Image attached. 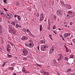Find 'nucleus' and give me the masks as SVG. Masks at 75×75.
I'll list each match as a JSON object with an SVG mask.
<instances>
[{
  "label": "nucleus",
  "mask_w": 75,
  "mask_h": 75,
  "mask_svg": "<svg viewBox=\"0 0 75 75\" xmlns=\"http://www.w3.org/2000/svg\"><path fill=\"white\" fill-rule=\"evenodd\" d=\"M9 27V32L11 34H13L15 35L16 34V31L13 29L14 28H13L12 25H8Z\"/></svg>",
  "instance_id": "f257e3e1"
},
{
  "label": "nucleus",
  "mask_w": 75,
  "mask_h": 75,
  "mask_svg": "<svg viewBox=\"0 0 75 75\" xmlns=\"http://www.w3.org/2000/svg\"><path fill=\"white\" fill-rule=\"evenodd\" d=\"M56 14L58 16H59H59H62L63 15V11L61 9L58 10L56 12Z\"/></svg>",
  "instance_id": "f03ea898"
},
{
  "label": "nucleus",
  "mask_w": 75,
  "mask_h": 75,
  "mask_svg": "<svg viewBox=\"0 0 75 75\" xmlns=\"http://www.w3.org/2000/svg\"><path fill=\"white\" fill-rule=\"evenodd\" d=\"M23 52L24 54H23L22 55L24 56L27 55L28 54V52L27 51V50L25 48L23 49Z\"/></svg>",
  "instance_id": "7ed1b4c3"
},
{
  "label": "nucleus",
  "mask_w": 75,
  "mask_h": 75,
  "mask_svg": "<svg viewBox=\"0 0 75 75\" xmlns=\"http://www.w3.org/2000/svg\"><path fill=\"white\" fill-rule=\"evenodd\" d=\"M48 48V46L47 45H43L41 46V50L42 51H45L46 49Z\"/></svg>",
  "instance_id": "20e7f679"
},
{
  "label": "nucleus",
  "mask_w": 75,
  "mask_h": 75,
  "mask_svg": "<svg viewBox=\"0 0 75 75\" xmlns=\"http://www.w3.org/2000/svg\"><path fill=\"white\" fill-rule=\"evenodd\" d=\"M44 18V15L42 14H41L40 17V21H42Z\"/></svg>",
  "instance_id": "39448f33"
},
{
  "label": "nucleus",
  "mask_w": 75,
  "mask_h": 75,
  "mask_svg": "<svg viewBox=\"0 0 75 75\" xmlns=\"http://www.w3.org/2000/svg\"><path fill=\"white\" fill-rule=\"evenodd\" d=\"M58 55L59 57L60 58L63 59H64V56L61 54H58Z\"/></svg>",
  "instance_id": "423d86ee"
},
{
  "label": "nucleus",
  "mask_w": 75,
  "mask_h": 75,
  "mask_svg": "<svg viewBox=\"0 0 75 75\" xmlns=\"http://www.w3.org/2000/svg\"><path fill=\"white\" fill-rule=\"evenodd\" d=\"M27 37L25 36H23V37L21 38V40H27Z\"/></svg>",
  "instance_id": "0eeeda50"
},
{
  "label": "nucleus",
  "mask_w": 75,
  "mask_h": 75,
  "mask_svg": "<svg viewBox=\"0 0 75 75\" xmlns=\"http://www.w3.org/2000/svg\"><path fill=\"white\" fill-rule=\"evenodd\" d=\"M52 48H54V47H52L50 49V50L49 51V52H50V54H51V53H52L53 52V51H52Z\"/></svg>",
  "instance_id": "6e6552de"
},
{
  "label": "nucleus",
  "mask_w": 75,
  "mask_h": 75,
  "mask_svg": "<svg viewBox=\"0 0 75 75\" xmlns=\"http://www.w3.org/2000/svg\"><path fill=\"white\" fill-rule=\"evenodd\" d=\"M61 4H62L63 5H64V7H67V6H68V4H65V3H64V2H62Z\"/></svg>",
  "instance_id": "1a4fd4ad"
},
{
  "label": "nucleus",
  "mask_w": 75,
  "mask_h": 75,
  "mask_svg": "<svg viewBox=\"0 0 75 75\" xmlns=\"http://www.w3.org/2000/svg\"><path fill=\"white\" fill-rule=\"evenodd\" d=\"M67 8L68 9H71V5L67 4Z\"/></svg>",
  "instance_id": "9d476101"
},
{
  "label": "nucleus",
  "mask_w": 75,
  "mask_h": 75,
  "mask_svg": "<svg viewBox=\"0 0 75 75\" xmlns=\"http://www.w3.org/2000/svg\"><path fill=\"white\" fill-rule=\"evenodd\" d=\"M40 73H42V74H44L45 72V71H44V70L43 69H41L40 71Z\"/></svg>",
  "instance_id": "9b49d317"
},
{
  "label": "nucleus",
  "mask_w": 75,
  "mask_h": 75,
  "mask_svg": "<svg viewBox=\"0 0 75 75\" xmlns=\"http://www.w3.org/2000/svg\"><path fill=\"white\" fill-rule=\"evenodd\" d=\"M44 74H45V75H49L50 74L49 73V72H48L45 71Z\"/></svg>",
  "instance_id": "f8f14e48"
},
{
  "label": "nucleus",
  "mask_w": 75,
  "mask_h": 75,
  "mask_svg": "<svg viewBox=\"0 0 75 75\" xmlns=\"http://www.w3.org/2000/svg\"><path fill=\"white\" fill-rule=\"evenodd\" d=\"M64 38H66V37H68V33H66L64 34Z\"/></svg>",
  "instance_id": "ddd939ff"
},
{
  "label": "nucleus",
  "mask_w": 75,
  "mask_h": 75,
  "mask_svg": "<svg viewBox=\"0 0 75 75\" xmlns=\"http://www.w3.org/2000/svg\"><path fill=\"white\" fill-rule=\"evenodd\" d=\"M40 31H42V26L41 25H40Z\"/></svg>",
  "instance_id": "4468645a"
},
{
  "label": "nucleus",
  "mask_w": 75,
  "mask_h": 75,
  "mask_svg": "<svg viewBox=\"0 0 75 75\" xmlns=\"http://www.w3.org/2000/svg\"><path fill=\"white\" fill-rule=\"evenodd\" d=\"M13 17V15H9L8 18L10 19L12 18Z\"/></svg>",
  "instance_id": "2eb2a0df"
},
{
  "label": "nucleus",
  "mask_w": 75,
  "mask_h": 75,
  "mask_svg": "<svg viewBox=\"0 0 75 75\" xmlns=\"http://www.w3.org/2000/svg\"><path fill=\"white\" fill-rule=\"evenodd\" d=\"M40 43H42V44H44L45 42V40H41L40 42Z\"/></svg>",
  "instance_id": "dca6fc26"
},
{
  "label": "nucleus",
  "mask_w": 75,
  "mask_h": 75,
  "mask_svg": "<svg viewBox=\"0 0 75 75\" xmlns=\"http://www.w3.org/2000/svg\"><path fill=\"white\" fill-rule=\"evenodd\" d=\"M9 15H10L8 14V13H6L5 14V16L6 18H8Z\"/></svg>",
  "instance_id": "f3484780"
},
{
  "label": "nucleus",
  "mask_w": 75,
  "mask_h": 75,
  "mask_svg": "<svg viewBox=\"0 0 75 75\" xmlns=\"http://www.w3.org/2000/svg\"><path fill=\"white\" fill-rule=\"evenodd\" d=\"M6 51H7L8 52H10L11 51V49H9V48L7 47Z\"/></svg>",
  "instance_id": "a211bd4d"
},
{
  "label": "nucleus",
  "mask_w": 75,
  "mask_h": 75,
  "mask_svg": "<svg viewBox=\"0 0 75 75\" xmlns=\"http://www.w3.org/2000/svg\"><path fill=\"white\" fill-rule=\"evenodd\" d=\"M2 27V26L0 25V34L1 33H2V30H1Z\"/></svg>",
  "instance_id": "6ab92c4d"
},
{
  "label": "nucleus",
  "mask_w": 75,
  "mask_h": 75,
  "mask_svg": "<svg viewBox=\"0 0 75 75\" xmlns=\"http://www.w3.org/2000/svg\"><path fill=\"white\" fill-rule=\"evenodd\" d=\"M22 59H23V60H24V61H25L26 60H27V58L23 57V58Z\"/></svg>",
  "instance_id": "aec40b11"
},
{
  "label": "nucleus",
  "mask_w": 75,
  "mask_h": 75,
  "mask_svg": "<svg viewBox=\"0 0 75 75\" xmlns=\"http://www.w3.org/2000/svg\"><path fill=\"white\" fill-rule=\"evenodd\" d=\"M74 58V55H71L69 57V58L70 59V58Z\"/></svg>",
  "instance_id": "412c9836"
},
{
  "label": "nucleus",
  "mask_w": 75,
  "mask_h": 75,
  "mask_svg": "<svg viewBox=\"0 0 75 75\" xmlns=\"http://www.w3.org/2000/svg\"><path fill=\"white\" fill-rule=\"evenodd\" d=\"M6 62H4L3 64H2V67H4V66H5V65H6Z\"/></svg>",
  "instance_id": "4be33fe9"
},
{
  "label": "nucleus",
  "mask_w": 75,
  "mask_h": 75,
  "mask_svg": "<svg viewBox=\"0 0 75 75\" xmlns=\"http://www.w3.org/2000/svg\"><path fill=\"white\" fill-rule=\"evenodd\" d=\"M48 24H49V26H51V24L50 23V21H49V19H48Z\"/></svg>",
  "instance_id": "5701e85b"
},
{
  "label": "nucleus",
  "mask_w": 75,
  "mask_h": 75,
  "mask_svg": "<svg viewBox=\"0 0 75 75\" xmlns=\"http://www.w3.org/2000/svg\"><path fill=\"white\" fill-rule=\"evenodd\" d=\"M7 56L9 58H11V57H12V56L11 55H9L8 54H7Z\"/></svg>",
  "instance_id": "b1692460"
},
{
  "label": "nucleus",
  "mask_w": 75,
  "mask_h": 75,
  "mask_svg": "<svg viewBox=\"0 0 75 75\" xmlns=\"http://www.w3.org/2000/svg\"><path fill=\"white\" fill-rule=\"evenodd\" d=\"M3 1L4 2V3L5 4H6L7 3V0H4Z\"/></svg>",
  "instance_id": "393cba45"
},
{
  "label": "nucleus",
  "mask_w": 75,
  "mask_h": 75,
  "mask_svg": "<svg viewBox=\"0 0 75 75\" xmlns=\"http://www.w3.org/2000/svg\"><path fill=\"white\" fill-rule=\"evenodd\" d=\"M15 64H16V63H13L11 64V66H12L13 67H14L15 65Z\"/></svg>",
  "instance_id": "a878e982"
},
{
  "label": "nucleus",
  "mask_w": 75,
  "mask_h": 75,
  "mask_svg": "<svg viewBox=\"0 0 75 75\" xmlns=\"http://www.w3.org/2000/svg\"><path fill=\"white\" fill-rule=\"evenodd\" d=\"M22 71L23 72H26V70H25V69L24 68H23L22 69Z\"/></svg>",
  "instance_id": "bb28decb"
},
{
  "label": "nucleus",
  "mask_w": 75,
  "mask_h": 75,
  "mask_svg": "<svg viewBox=\"0 0 75 75\" xmlns=\"http://www.w3.org/2000/svg\"><path fill=\"white\" fill-rule=\"evenodd\" d=\"M18 18L19 20H21V17H20V16L17 15Z\"/></svg>",
  "instance_id": "cd10ccee"
},
{
  "label": "nucleus",
  "mask_w": 75,
  "mask_h": 75,
  "mask_svg": "<svg viewBox=\"0 0 75 75\" xmlns=\"http://www.w3.org/2000/svg\"><path fill=\"white\" fill-rule=\"evenodd\" d=\"M68 59V57H66L64 58V60L65 61H67Z\"/></svg>",
  "instance_id": "c85d7f7f"
},
{
  "label": "nucleus",
  "mask_w": 75,
  "mask_h": 75,
  "mask_svg": "<svg viewBox=\"0 0 75 75\" xmlns=\"http://www.w3.org/2000/svg\"><path fill=\"white\" fill-rule=\"evenodd\" d=\"M11 24L13 25H15L16 24V23L14 22H11Z\"/></svg>",
  "instance_id": "c756f323"
},
{
  "label": "nucleus",
  "mask_w": 75,
  "mask_h": 75,
  "mask_svg": "<svg viewBox=\"0 0 75 75\" xmlns=\"http://www.w3.org/2000/svg\"><path fill=\"white\" fill-rule=\"evenodd\" d=\"M24 21H26V20H27V18H26V17H24Z\"/></svg>",
  "instance_id": "7c9ffc66"
},
{
  "label": "nucleus",
  "mask_w": 75,
  "mask_h": 75,
  "mask_svg": "<svg viewBox=\"0 0 75 75\" xmlns=\"http://www.w3.org/2000/svg\"><path fill=\"white\" fill-rule=\"evenodd\" d=\"M54 19L55 20H57V16H56L54 15Z\"/></svg>",
  "instance_id": "2f4dec72"
},
{
  "label": "nucleus",
  "mask_w": 75,
  "mask_h": 75,
  "mask_svg": "<svg viewBox=\"0 0 75 75\" xmlns=\"http://www.w3.org/2000/svg\"><path fill=\"white\" fill-rule=\"evenodd\" d=\"M36 16L38 17H40V14L39 13H38L37 14H36Z\"/></svg>",
  "instance_id": "473e14b6"
},
{
  "label": "nucleus",
  "mask_w": 75,
  "mask_h": 75,
  "mask_svg": "<svg viewBox=\"0 0 75 75\" xmlns=\"http://www.w3.org/2000/svg\"><path fill=\"white\" fill-rule=\"evenodd\" d=\"M68 12L69 13H70V14H69V15H71V14H72V12L71 11H69Z\"/></svg>",
  "instance_id": "72a5a7b5"
},
{
  "label": "nucleus",
  "mask_w": 75,
  "mask_h": 75,
  "mask_svg": "<svg viewBox=\"0 0 75 75\" xmlns=\"http://www.w3.org/2000/svg\"><path fill=\"white\" fill-rule=\"evenodd\" d=\"M61 59L62 60V59L59 58L57 59V61H58V62H59V61H61Z\"/></svg>",
  "instance_id": "f704fd0d"
},
{
  "label": "nucleus",
  "mask_w": 75,
  "mask_h": 75,
  "mask_svg": "<svg viewBox=\"0 0 75 75\" xmlns=\"http://www.w3.org/2000/svg\"><path fill=\"white\" fill-rule=\"evenodd\" d=\"M9 69H11V70H14V68L13 67H9Z\"/></svg>",
  "instance_id": "c9c22d12"
},
{
  "label": "nucleus",
  "mask_w": 75,
  "mask_h": 75,
  "mask_svg": "<svg viewBox=\"0 0 75 75\" xmlns=\"http://www.w3.org/2000/svg\"><path fill=\"white\" fill-rule=\"evenodd\" d=\"M26 31H27V33H30V30H29L28 29Z\"/></svg>",
  "instance_id": "e433bc0d"
},
{
  "label": "nucleus",
  "mask_w": 75,
  "mask_h": 75,
  "mask_svg": "<svg viewBox=\"0 0 75 75\" xmlns=\"http://www.w3.org/2000/svg\"><path fill=\"white\" fill-rule=\"evenodd\" d=\"M69 71H71V69H68V70H67V72H69Z\"/></svg>",
  "instance_id": "4c0bfd02"
},
{
  "label": "nucleus",
  "mask_w": 75,
  "mask_h": 75,
  "mask_svg": "<svg viewBox=\"0 0 75 75\" xmlns=\"http://www.w3.org/2000/svg\"><path fill=\"white\" fill-rule=\"evenodd\" d=\"M47 28L48 30H50L51 29V27H50V26H49Z\"/></svg>",
  "instance_id": "58836bf2"
},
{
  "label": "nucleus",
  "mask_w": 75,
  "mask_h": 75,
  "mask_svg": "<svg viewBox=\"0 0 75 75\" xmlns=\"http://www.w3.org/2000/svg\"><path fill=\"white\" fill-rule=\"evenodd\" d=\"M66 52H68L69 51V50H68V49L67 48H66Z\"/></svg>",
  "instance_id": "ea45409f"
},
{
  "label": "nucleus",
  "mask_w": 75,
  "mask_h": 75,
  "mask_svg": "<svg viewBox=\"0 0 75 75\" xmlns=\"http://www.w3.org/2000/svg\"><path fill=\"white\" fill-rule=\"evenodd\" d=\"M55 25H54L53 27V29L54 30V29H55Z\"/></svg>",
  "instance_id": "a19ab883"
},
{
  "label": "nucleus",
  "mask_w": 75,
  "mask_h": 75,
  "mask_svg": "<svg viewBox=\"0 0 75 75\" xmlns=\"http://www.w3.org/2000/svg\"><path fill=\"white\" fill-rule=\"evenodd\" d=\"M7 46H8V48H10L11 47H10V44H8L7 45Z\"/></svg>",
  "instance_id": "79ce46f5"
},
{
  "label": "nucleus",
  "mask_w": 75,
  "mask_h": 75,
  "mask_svg": "<svg viewBox=\"0 0 75 75\" xmlns=\"http://www.w3.org/2000/svg\"><path fill=\"white\" fill-rule=\"evenodd\" d=\"M23 31H24L25 32V31H26V29H25V28H23L22 29Z\"/></svg>",
  "instance_id": "37998d69"
},
{
  "label": "nucleus",
  "mask_w": 75,
  "mask_h": 75,
  "mask_svg": "<svg viewBox=\"0 0 75 75\" xmlns=\"http://www.w3.org/2000/svg\"><path fill=\"white\" fill-rule=\"evenodd\" d=\"M53 33H54L55 34H57V33L55 32V30L53 31Z\"/></svg>",
  "instance_id": "c03bdc74"
},
{
  "label": "nucleus",
  "mask_w": 75,
  "mask_h": 75,
  "mask_svg": "<svg viewBox=\"0 0 75 75\" xmlns=\"http://www.w3.org/2000/svg\"><path fill=\"white\" fill-rule=\"evenodd\" d=\"M72 24H73V23L72 22H71L70 23V25H72Z\"/></svg>",
  "instance_id": "a18cd8bd"
},
{
  "label": "nucleus",
  "mask_w": 75,
  "mask_h": 75,
  "mask_svg": "<svg viewBox=\"0 0 75 75\" xmlns=\"http://www.w3.org/2000/svg\"><path fill=\"white\" fill-rule=\"evenodd\" d=\"M4 10H5V11H7V9H6L5 8H4Z\"/></svg>",
  "instance_id": "49530a36"
},
{
  "label": "nucleus",
  "mask_w": 75,
  "mask_h": 75,
  "mask_svg": "<svg viewBox=\"0 0 75 75\" xmlns=\"http://www.w3.org/2000/svg\"><path fill=\"white\" fill-rule=\"evenodd\" d=\"M38 50H40V47L39 46H38Z\"/></svg>",
  "instance_id": "de8ad7c7"
},
{
  "label": "nucleus",
  "mask_w": 75,
  "mask_h": 75,
  "mask_svg": "<svg viewBox=\"0 0 75 75\" xmlns=\"http://www.w3.org/2000/svg\"><path fill=\"white\" fill-rule=\"evenodd\" d=\"M70 75H75V74H74V73H73L72 74H70Z\"/></svg>",
  "instance_id": "09e8293b"
},
{
  "label": "nucleus",
  "mask_w": 75,
  "mask_h": 75,
  "mask_svg": "<svg viewBox=\"0 0 75 75\" xmlns=\"http://www.w3.org/2000/svg\"><path fill=\"white\" fill-rule=\"evenodd\" d=\"M15 27L16 28H18V25H16Z\"/></svg>",
  "instance_id": "8fccbe9b"
},
{
  "label": "nucleus",
  "mask_w": 75,
  "mask_h": 75,
  "mask_svg": "<svg viewBox=\"0 0 75 75\" xmlns=\"http://www.w3.org/2000/svg\"><path fill=\"white\" fill-rule=\"evenodd\" d=\"M72 41H74V42H75V39H73L72 40Z\"/></svg>",
  "instance_id": "3c124183"
},
{
  "label": "nucleus",
  "mask_w": 75,
  "mask_h": 75,
  "mask_svg": "<svg viewBox=\"0 0 75 75\" xmlns=\"http://www.w3.org/2000/svg\"><path fill=\"white\" fill-rule=\"evenodd\" d=\"M31 37H32L33 38H34V36L32 34V35H31Z\"/></svg>",
  "instance_id": "603ef678"
},
{
  "label": "nucleus",
  "mask_w": 75,
  "mask_h": 75,
  "mask_svg": "<svg viewBox=\"0 0 75 75\" xmlns=\"http://www.w3.org/2000/svg\"><path fill=\"white\" fill-rule=\"evenodd\" d=\"M19 5V3L18 2H17L16 3V5L17 6H18V5Z\"/></svg>",
  "instance_id": "864d4df0"
},
{
  "label": "nucleus",
  "mask_w": 75,
  "mask_h": 75,
  "mask_svg": "<svg viewBox=\"0 0 75 75\" xmlns=\"http://www.w3.org/2000/svg\"><path fill=\"white\" fill-rule=\"evenodd\" d=\"M29 45L30 46H32V43H30L29 44Z\"/></svg>",
  "instance_id": "5fc2aeb1"
},
{
  "label": "nucleus",
  "mask_w": 75,
  "mask_h": 75,
  "mask_svg": "<svg viewBox=\"0 0 75 75\" xmlns=\"http://www.w3.org/2000/svg\"><path fill=\"white\" fill-rule=\"evenodd\" d=\"M14 22H15V23H16V22H17V21L16 19H15L14 21Z\"/></svg>",
  "instance_id": "6e6d98bb"
},
{
  "label": "nucleus",
  "mask_w": 75,
  "mask_h": 75,
  "mask_svg": "<svg viewBox=\"0 0 75 75\" xmlns=\"http://www.w3.org/2000/svg\"><path fill=\"white\" fill-rule=\"evenodd\" d=\"M11 45H12V46H13V45H14L13 44V43H11V44H10Z\"/></svg>",
  "instance_id": "4d7b16f0"
},
{
  "label": "nucleus",
  "mask_w": 75,
  "mask_h": 75,
  "mask_svg": "<svg viewBox=\"0 0 75 75\" xmlns=\"http://www.w3.org/2000/svg\"><path fill=\"white\" fill-rule=\"evenodd\" d=\"M26 73H28V74H29L30 73V72L28 71H26Z\"/></svg>",
  "instance_id": "13d9d810"
},
{
  "label": "nucleus",
  "mask_w": 75,
  "mask_h": 75,
  "mask_svg": "<svg viewBox=\"0 0 75 75\" xmlns=\"http://www.w3.org/2000/svg\"><path fill=\"white\" fill-rule=\"evenodd\" d=\"M49 36L50 38H51V37L52 36V35H49Z\"/></svg>",
  "instance_id": "bf43d9fd"
},
{
  "label": "nucleus",
  "mask_w": 75,
  "mask_h": 75,
  "mask_svg": "<svg viewBox=\"0 0 75 75\" xmlns=\"http://www.w3.org/2000/svg\"><path fill=\"white\" fill-rule=\"evenodd\" d=\"M69 17H73V15H70V16H69Z\"/></svg>",
  "instance_id": "052dcab7"
},
{
  "label": "nucleus",
  "mask_w": 75,
  "mask_h": 75,
  "mask_svg": "<svg viewBox=\"0 0 75 75\" xmlns=\"http://www.w3.org/2000/svg\"><path fill=\"white\" fill-rule=\"evenodd\" d=\"M25 46H26L27 47V46H28V45L27 44H26V43H25Z\"/></svg>",
  "instance_id": "680f3d73"
},
{
  "label": "nucleus",
  "mask_w": 75,
  "mask_h": 75,
  "mask_svg": "<svg viewBox=\"0 0 75 75\" xmlns=\"http://www.w3.org/2000/svg\"><path fill=\"white\" fill-rule=\"evenodd\" d=\"M68 36L69 35H71V33H68Z\"/></svg>",
  "instance_id": "e2e57ef3"
},
{
  "label": "nucleus",
  "mask_w": 75,
  "mask_h": 75,
  "mask_svg": "<svg viewBox=\"0 0 75 75\" xmlns=\"http://www.w3.org/2000/svg\"><path fill=\"white\" fill-rule=\"evenodd\" d=\"M8 43H9V44H11L12 43H11V42L9 41V42H8Z\"/></svg>",
  "instance_id": "0e129e2a"
},
{
  "label": "nucleus",
  "mask_w": 75,
  "mask_h": 75,
  "mask_svg": "<svg viewBox=\"0 0 75 75\" xmlns=\"http://www.w3.org/2000/svg\"><path fill=\"white\" fill-rule=\"evenodd\" d=\"M31 40H29V42H31Z\"/></svg>",
  "instance_id": "69168bd1"
},
{
  "label": "nucleus",
  "mask_w": 75,
  "mask_h": 75,
  "mask_svg": "<svg viewBox=\"0 0 75 75\" xmlns=\"http://www.w3.org/2000/svg\"><path fill=\"white\" fill-rule=\"evenodd\" d=\"M1 18H0V22H1Z\"/></svg>",
  "instance_id": "338daca9"
},
{
  "label": "nucleus",
  "mask_w": 75,
  "mask_h": 75,
  "mask_svg": "<svg viewBox=\"0 0 75 75\" xmlns=\"http://www.w3.org/2000/svg\"><path fill=\"white\" fill-rule=\"evenodd\" d=\"M29 11H31V9H29Z\"/></svg>",
  "instance_id": "774afa93"
}]
</instances>
